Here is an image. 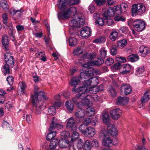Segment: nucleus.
Instances as JSON below:
<instances>
[{"instance_id": "1", "label": "nucleus", "mask_w": 150, "mask_h": 150, "mask_svg": "<svg viewBox=\"0 0 150 150\" xmlns=\"http://www.w3.org/2000/svg\"><path fill=\"white\" fill-rule=\"evenodd\" d=\"M83 86L81 87H80L77 89H75L74 88L72 89V92L74 93L78 92V93L76 95L77 97L81 98L82 99H83V98L86 96V94L87 93L88 91V86L90 85H91V79H89L88 80H85L83 81Z\"/></svg>"}, {"instance_id": "2", "label": "nucleus", "mask_w": 150, "mask_h": 150, "mask_svg": "<svg viewBox=\"0 0 150 150\" xmlns=\"http://www.w3.org/2000/svg\"><path fill=\"white\" fill-rule=\"evenodd\" d=\"M145 7L142 3H138L135 4H133L132 7V15L133 16L137 15L141 16L145 13Z\"/></svg>"}, {"instance_id": "3", "label": "nucleus", "mask_w": 150, "mask_h": 150, "mask_svg": "<svg viewBox=\"0 0 150 150\" xmlns=\"http://www.w3.org/2000/svg\"><path fill=\"white\" fill-rule=\"evenodd\" d=\"M77 9L76 7H72L65 11L59 12L58 13V17L59 19L64 20L69 17L70 14L72 13L74 16L77 15Z\"/></svg>"}, {"instance_id": "4", "label": "nucleus", "mask_w": 150, "mask_h": 150, "mask_svg": "<svg viewBox=\"0 0 150 150\" xmlns=\"http://www.w3.org/2000/svg\"><path fill=\"white\" fill-rule=\"evenodd\" d=\"M31 101L33 106L36 108L35 112V114L36 115L40 114L45 107L44 103L41 101H36L34 98L32 99Z\"/></svg>"}, {"instance_id": "5", "label": "nucleus", "mask_w": 150, "mask_h": 150, "mask_svg": "<svg viewBox=\"0 0 150 150\" xmlns=\"http://www.w3.org/2000/svg\"><path fill=\"white\" fill-rule=\"evenodd\" d=\"M79 0H60L58 2L57 5L60 10L64 8L66 6H69L79 4Z\"/></svg>"}, {"instance_id": "6", "label": "nucleus", "mask_w": 150, "mask_h": 150, "mask_svg": "<svg viewBox=\"0 0 150 150\" xmlns=\"http://www.w3.org/2000/svg\"><path fill=\"white\" fill-rule=\"evenodd\" d=\"M98 70L94 68L90 69H82L81 71L80 77L82 79H86L87 78L93 75L94 73H96Z\"/></svg>"}, {"instance_id": "7", "label": "nucleus", "mask_w": 150, "mask_h": 150, "mask_svg": "<svg viewBox=\"0 0 150 150\" xmlns=\"http://www.w3.org/2000/svg\"><path fill=\"white\" fill-rule=\"evenodd\" d=\"M38 88L37 86H35L34 91V94L31 95V98L32 99H34L36 101H39V100L41 99L42 98L45 100L48 99V98L44 94V92L42 91H38Z\"/></svg>"}, {"instance_id": "8", "label": "nucleus", "mask_w": 150, "mask_h": 150, "mask_svg": "<svg viewBox=\"0 0 150 150\" xmlns=\"http://www.w3.org/2000/svg\"><path fill=\"white\" fill-rule=\"evenodd\" d=\"M75 18L71 20L69 22V24L72 25L73 27L80 28L84 25L85 22L84 20L81 17H80L76 16Z\"/></svg>"}, {"instance_id": "9", "label": "nucleus", "mask_w": 150, "mask_h": 150, "mask_svg": "<svg viewBox=\"0 0 150 150\" xmlns=\"http://www.w3.org/2000/svg\"><path fill=\"white\" fill-rule=\"evenodd\" d=\"M132 25L134 30L140 32L144 30L145 28V22L140 20H137L132 23Z\"/></svg>"}, {"instance_id": "10", "label": "nucleus", "mask_w": 150, "mask_h": 150, "mask_svg": "<svg viewBox=\"0 0 150 150\" xmlns=\"http://www.w3.org/2000/svg\"><path fill=\"white\" fill-rule=\"evenodd\" d=\"M100 136L102 139V144L109 147L112 142V140L107 134L103 132L100 134Z\"/></svg>"}, {"instance_id": "11", "label": "nucleus", "mask_w": 150, "mask_h": 150, "mask_svg": "<svg viewBox=\"0 0 150 150\" xmlns=\"http://www.w3.org/2000/svg\"><path fill=\"white\" fill-rule=\"evenodd\" d=\"M4 60L6 64L9 65L10 67H13L14 64V61L10 52H7L5 53L4 55Z\"/></svg>"}, {"instance_id": "12", "label": "nucleus", "mask_w": 150, "mask_h": 150, "mask_svg": "<svg viewBox=\"0 0 150 150\" xmlns=\"http://www.w3.org/2000/svg\"><path fill=\"white\" fill-rule=\"evenodd\" d=\"M132 91V88L129 85L124 84L121 87V93L122 95H127L130 94Z\"/></svg>"}, {"instance_id": "13", "label": "nucleus", "mask_w": 150, "mask_h": 150, "mask_svg": "<svg viewBox=\"0 0 150 150\" xmlns=\"http://www.w3.org/2000/svg\"><path fill=\"white\" fill-rule=\"evenodd\" d=\"M91 31L90 28L88 26L83 27L80 31V35L83 38H87L91 36Z\"/></svg>"}, {"instance_id": "14", "label": "nucleus", "mask_w": 150, "mask_h": 150, "mask_svg": "<svg viewBox=\"0 0 150 150\" xmlns=\"http://www.w3.org/2000/svg\"><path fill=\"white\" fill-rule=\"evenodd\" d=\"M133 67L129 64H124L119 69L120 72L122 74H127L133 70Z\"/></svg>"}, {"instance_id": "15", "label": "nucleus", "mask_w": 150, "mask_h": 150, "mask_svg": "<svg viewBox=\"0 0 150 150\" xmlns=\"http://www.w3.org/2000/svg\"><path fill=\"white\" fill-rule=\"evenodd\" d=\"M102 15L105 19H107L108 17H112L114 16L115 12L113 8L109 7L107 10L106 12L103 10L102 11Z\"/></svg>"}, {"instance_id": "16", "label": "nucleus", "mask_w": 150, "mask_h": 150, "mask_svg": "<svg viewBox=\"0 0 150 150\" xmlns=\"http://www.w3.org/2000/svg\"><path fill=\"white\" fill-rule=\"evenodd\" d=\"M71 142L67 139H61L58 141L59 145L60 148L64 149L69 147V144L71 145Z\"/></svg>"}, {"instance_id": "17", "label": "nucleus", "mask_w": 150, "mask_h": 150, "mask_svg": "<svg viewBox=\"0 0 150 150\" xmlns=\"http://www.w3.org/2000/svg\"><path fill=\"white\" fill-rule=\"evenodd\" d=\"M111 117L113 119H117L121 115V111L119 108H116L110 112Z\"/></svg>"}, {"instance_id": "18", "label": "nucleus", "mask_w": 150, "mask_h": 150, "mask_svg": "<svg viewBox=\"0 0 150 150\" xmlns=\"http://www.w3.org/2000/svg\"><path fill=\"white\" fill-rule=\"evenodd\" d=\"M63 127V126L61 124L57 123L56 119L54 117L52 118V122L50 124V130H52L55 128H56L57 129H60Z\"/></svg>"}, {"instance_id": "19", "label": "nucleus", "mask_w": 150, "mask_h": 150, "mask_svg": "<svg viewBox=\"0 0 150 150\" xmlns=\"http://www.w3.org/2000/svg\"><path fill=\"white\" fill-rule=\"evenodd\" d=\"M107 130L108 133L112 136H116L117 134V129L115 125H108Z\"/></svg>"}, {"instance_id": "20", "label": "nucleus", "mask_w": 150, "mask_h": 150, "mask_svg": "<svg viewBox=\"0 0 150 150\" xmlns=\"http://www.w3.org/2000/svg\"><path fill=\"white\" fill-rule=\"evenodd\" d=\"M96 134L95 129L92 127H88L84 134L86 137L90 138L93 137Z\"/></svg>"}, {"instance_id": "21", "label": "nucleus", "mask_w": 150, "mask_h": 150, "mask_svg": "<svg viewBox=\"0 0 150 150\" xmlns=\"http://www.w3.org/2000/svg\"><path fill=\"white\" fill-rule=\"evenodd\" d=\"M2 43L3 45V47L6 51L9 50V42L8 38L6 35H4L3 36L2 39Z\"/></svg>"}, {"instance_id": "22", "label": "nucleus", "mask_w": 150, "mask_h": 150, "mask_svg": "<svg viewBox=\"0 0 150 150\" xmlns=\"http://www.w3.org/2000/svg\"><path fill=\"white\" fill-rule=\"evenodd\" d=\"M129 101V98L127 97H119L117 100V104L118 105H124L127 103Z\"/></svg>"}, {"instance_id": "23", "label": "nucleus", "mask_w": 150, "mask_h": 150, "mask_svg": "<svg viewBox=\"0 0 150 150\" xmlns=\"http://www.w3.org/2000/svg\"><path fill=\"white\" fill-rule=\"evenodd\" d=\"M139 51L141 53V56L143 57L146 56L150 53V51L149 50L148 48L143 45L140 47L139 49Z\"/></svg>"}, {"instance_id": "24", "label": "nucleus", "mask_w": 150, "mask_h": 150, "mask_svg": "<svg viewBox=\"0 0 150 150\" xmlns=\"http://www.w3.org/2000/svg\"><path fill=\"white\" fill-rule=\"evenodd\" d=\"M85 115V110L81 108L77 109L75 113V115L77 117L81 118L84 117Z\"/></svg>"}, {"instance_id": "25", "label": "nucleus", "mask_w": 150, "mask_h": 150, "mask_svg": "<svg viewBox=\"0 0 150 150\" xmlns=\"http://www.w3.org/2000/svg\"><path fill=\"white\" fill-rule=\"evenodd\" d=\"M150 99V91H146L144 93L141 99V102L144 104L147 102Z\"/></svg>"}, {"instance_id": "26", "label": "nucleus", "mask_w": 150, "mask_h": 150, "mask_svg": "<svg viewBox=\"0 0 150 150\" xmlns=\"http://www.w3.org/2000/svg\"><path fill=\"white\" fill-rule=\"evenodd\" d=\"M102 116L103 122L106 124H108L110 118L108 112L106 111H104L102 114Z\"/></svg>"}, {"instance_id": "27", "label": "nucleus", "mask_w": 150, "mask_h": 150, "mask_svg": "<svg viewBox=\"0 0 150 150\" xmlns=\"http://www.w3.org/2000/svg\"><path fill=\"white\" fill-rule=\"evenodd\" d=\"M79 81V78L78 77H75L71 79V82L69 83V84L71 86L75 87Z\"/></svg>"}, {"instance_id": "28", "label": "nucleus", "mask_w": 150, "mask_h": 150, "mask_svg": "<svg viewBox=\"0 0 150 150\" xmlns=\"http://www.w3.org/2000/svg\"><path fill=\"white\" fill-rule=\"evenodd\" d=\"M74 124L75 121L73 117H71L67 119V127H69L72 129Z\"/></svg>"}, {"instance_id": "29", "label": "nucleus", "mask_w": 150, "mask_h": 150, "mask_svg": "<svg viewBox=\"0 0 150 150\" xmlns=\"http://www.w3.org/2000/svg\"><path fill=\"white\" fill-rule=\"evenodd\" d=\"M52 130H50L49 128V131L50 132L48 134L46 137V139L47 140H50L52 139L54 137H55L56 135V131H52Z\"/></svg>"}, {"instance_id": "30", "label": "nucleus", "mask_w": 150, "mask_h": 150, "mask_svg": "<svg viewBox=\"0 0 150 150\" xmlns=\"http://www.w3.org/2000/svg\"><path fill=\"white\" fill-rule=\"evenodd\" d=\"M65 105L69 111L72 112L74 109V105L71 101H66Z\"/></svg>"}, {"instance_id": "31", "label": "nucleus", "mask_w": 150, "mask_h": 150, "mask_svg": "<svg viewBox=\"0 0 150 150\" xmlns=\"http://www.w3.org/2000/svg\"><path fill=\"white\" fill-rule=\"evenodd\" d=\"M10 66L7 64H5L2 68V71L5 75L9 74H10Z\"/></svg>"}, {"instance_id": "32", "label": "nucleus", "mask_w": 150, "mask_h": 150, "mask_svg": "<svg viewBox=\"0 0 150 150\" xmlns=\"http://www.w3.org/2000/svg\"><path fill=\"white\" fill-rule=\"evenodd\" d=\"M98 92L97 87L95 86L93 87H90L89 89H88V91L87 93V94H89L88 93H90L91 94H96Z\"/></svg>"}, {"instance_id": "33", "label": "nucleus", "mask_w": 150, "mask_h": 150, "mask_svg": "<svg viewBox=\"0 0 150 150\" xmlns=\"http://www.w3.org/2000/svg\"><path fill=\"white\" fill-rule=\"evenodd\" d=\"M127 44V41L125 39L121 40L118 41L117 43V46L120 48H123Z\"/></svg>"}, {"instance_id": "34", "label": "nucleus", "mask_w": 150, "mask_h": 150, "mask_svg": "<svg viewBox=\"0 0 150 150\" xmlns=\"http://www.w3.org/2000/svg\"><path fill=\"white\" fill-rule=\"evenodd\" d=\"M127 59L129 61L134 62L138 61L139 58L138 55L132 54L128 56Z\"/></svg>"}, {"instance_id": "35", "label": "nucleus", "mask_w": 150, "mask_h": 150, "mask_svg": "<svg viewBox=\"0 0 150 150\" xmlns=\"http://www.w3.org/2000/svg\"><path fill=\"white\" fill-rule=\"evenodd\" d=\"M107 50L105 48L103 47L101 48L99 51V56L102 59L105 58L106 57Z\"/></svg>"}, {"instance_id": "36", "label": "nucleus", "mask_w": 150, "mask_h": 150, "mask_svg": "<svg viewBox=\"0 0 150 150\" xmlns=\"http://www.w3.org/2000/svg\"><path fill=\"white\" fill-rule=\"evenodd\" d=\"M77 40L75 38L70 37L69 39V42L70 46H74L77 45Z\"/></svg>"}, {"instance_id": "37", "label": "nucleus", "mask_w": 150, "mask_h": 150, "mask_svg": "<svg viewBox=\"0 0 150 150\" xmlns=\"http://www.w3.org/2000/svg\"><path fill=\"white\" fill-rule=\"evenodd\" d=\"M58 142V139H54L52 140L50 142V149H54L56 146L57 143Z\"/></svg>"}, {"instance_id": "38", "label": "nucleus", "mask_w": 150, "mask_h": 150, "mask_svg": "<svg viewBox=\"0 0 150 150\" xmlns=\"http://www.w3.org/2000/svg\"><path fill=\"white\" fill-rule=\"evenodd\" d=\"M86 114L89 116H93L95 114V109L92 107H88L86 109Z\"/></svg>"}, {"instance_id": "39", "label": "nucleus", "mask_w": 150, "mask_h": 150, "mask_svg": "<svg viewBox=\"0 0 150 150\" xmlns=\"http://www.w3.org/2000/svg\"><path fill=\"white\" fill-rule=\"evenodd\" d=\"M79 137V133L77 132L73 131L71 137V141L73 142L75 140L78 139Z\"/></svg>"}, {"instance_id": "40", "label": "nucleus", "mask_w": 150, "mask_h": 150, "mask_svg": "<svg viewBox=\"0 0 150 150\" xmlns=\"http://www.w3.org/2000/svg\"><path fill=\"white\" fill-rule=\"evenodd\" d=\"M118 33L116 30L112 32L110 35V38L112 41H115L116 40L118 36Z\"/></svg>"}, {"instance_id": "41", "label": "nucleus", "mask_w": 150, "mask_h": 150, "mask_svg": "<svg viewBox=\"0 0 150 150\" xmlns=\"http://www.w3.org/2000/svg\"><path fill=\"white\" fill-rule=\"evenodd\" d=\"M88 127L84 124L81 125L79 128V132L84 135Z\"/></svg>"}, {"instance_id": "42", "label": "nucleus", "mask_w": 150, "mask_h": 150, "mask_svg": "<svg viewBox=\"0 0 150 150\" xmlns=\"http://www.w3.org/2000/svg\"><path fill=\"white\" fill-rule=\"evenodd\" d=\"M23 12V11L21 9L17 10L14 9L13 11V16L16 15L17 16L18 18H19L21 17Z\"/></svg>"}, {"instance_id": "43", "label": "nucleus", "mask_w": 150, "mask_h": 150, "mask_svg": "<svg viewBox=\"0 0 150 150\" xmlns=\"http://www.w3.org/2000/svg\"><path fill=\"white\" fill-rule=\"evenodd\" d=\"M114 12L118 15L121 14L122 12V7L120 5H117L113 7Z\"/></svg>"}, {"instance_id": "44", "label": "nucleus", "mask_w": 150, "mask_h": 150, "mask_svg": "<svg viewBox=\"0 0 150 150\" xmlns=\"http://www.w3.org/2000/svg\"><path fill=\"white\" fill-rule=\"evenodd\" d=\"M105 41V39L104 37H100L99 38L95 39L93 41V42L97 44L103 43Z\"/></svg>"}, {"instance_id": "45", "label": "nucleus", "mask_w": 150, "mask_h": 150, "mask_svg": "<svg viewBox=\"0 0 150 150\" xmlns=\"http://www.w3.org/2000/svg\"><path fill=\"white\" fill-rule=\"evenodd\" d=\"M104 62L103 59L100 58L98 59V60L92 61V64L93 65L96 66H100L102 65Z\"/></svg>"}, {"instance_id": "46", "label": "nucleus", "mask_w": 150, "mask_h": 150, "mask_svg": "<svg viewBox=\"0 0 150 150\" xmlns=\"http://www.w3.org/2000/svg\"><path fill=\"white\" fill-rule=\"evenodd\" d=\"M0 7H1L4 10L7 9L8 6L6 0H1L0 2Z\"/></svg>"}, {"instance_id": "47", "label": "nucleus", "mask_w": 150, "mask_h": 150, "mask_svg": "<svg viewBox=\"0 0 150 150\" xmlns=\"http://www.w3.org/2000/svg\"><path fill=\"white\" fill-rule=\"evenodd\" d=\"M84 150H90L91 149L90 143L88 140H86L84 144H83Z\"/></svg>"}, {"instance_id": "48", "label": "nucleus", "mask_w": 150, "mask_h": 150, "mask_svg": "<svg viewBox=\"0 0 150 150\" xmlns=\"http://www.w3.org/2000/svg\"><path fill=\"white\" fill-rule=\"evenodd\" d=\"M105 21L103 18H98L95 21L96 24L100 26H103L104 25Z\"/></svg>"}, {"instance_id": "49", "label": "nucleus", "mask_w": 150, "mask_h": 150, "mask_svg": "<svg viewBox=\"0 0 150 150\" xmlns=\"http://www.w3.org/2000/svg\"><path fill=\"white\" fill-rule=\"evenodd\" d=\"M38 57L40 58V59L43 61L45 62L46 61L47 58L45 56V53L43 52H40L38 53Z\"/></svg>"}, {"instance_id": "50", "label": "nucleus", "mask_w": 150, "mask_h": 150, "mask_svg": "<svg viewBox=\"0 0 150 150\" xmlns=\"http://www.w3.org/2000/svg\"><path fill=\"white\" fill-rule=\"evenodd\" d=\"M48 111L49 114L51 115H54L56 113V109L54 106H52L50 107Z\"/></svg>"}, {"instance_id": "51", "label": "nucleus", "mask_w": 150, "mask_h": 150, "mask_svg": "<svg viewBox=\"0 0 150 150\" xmlns=\"http://www.w3.org/2000/svg\"><path fill=\"white\" fill-rule=\"evenodd\" d=\"M83 140L81 139H79L77 141V147L78 149H81L83 147Z\"/></svg>"}, {"instance_id": "52", "label": "nucleus", "mask_w": 150, "mask_h": 150, "mask_svg": "<svg viewBox=\"0 0 150 150\" xmlns=\"http://www.w3.org/2000/svg\"><path fill=\"white\" fill-rule=\"evenodd\" d=\"M86 96L83 98V99H82L80 97H77L78 98H79L81 99L82 100H84V102L85 104L88 105H89L90 104V101L88 98V97H91L90 95L89 94H87V93L86 94Z\"/></svg>"}, {"instance_id": "53", "label": "nucleus", "mask_w": 150, "mask_h": 150, "mask_svg": "<svg viewBox=\"0 0 150 150\" xmlns=\"http://www.w3.org/2000/svg\"><path fill=\"white\" fill-rule=\"evenodd\" d=\"M91 86H96L98 82V80L96 77H93L90 78Z\"/></svg>"}, {"instance_id": "54", "label": "nucleus", "mask_w": 150, "mask_h": 150, "mask_svg": "<svg viewBox=\"0 0 150 150\" xmlns=\"http://www.w3.org/2000/svg\"><path fill=\"white\" fill-rule=\"evenodd\" d=\"M114 62V60L112 58H107L105 61V64L107 66H110Z\"/></svg>"}, {"instance_id": "55", "label": "nucleus", "mask_w": 150, "mask_h": 150, "mask_svg": "<svg viewBox=\"0 0 150 150\" xmlns=\"http://www.w3.org/2000/svg\"><path fill=\"white\" fill-rule=\"evenodd\" d=\"M19 86L21 90V92L23 93H24V91L26 87L25 84V83L20 82L19 83Z\"/></svg>"}, {"instance_id": "56", "label": "nucleus", "mask_w": 150, "mask_h": 150, "mask_svg": "<svg viewBox=\"0 0 150 150\" xmlns=\"http://www.w3.org/2000/svg\"><path fill=\"white\" fill-rule=\"evenodd\" d=\"M60 135L63 137H68L70 136L69 131H63L61 132Z\"/></svg>"}, {"instance_id": "57", "label": "nucleus", "mask_w": 150, "mask_h": 150, "mask_svg": "<svg viewBox=\"0 0 150 150\" xmlns=\"http://www.w3.org/2000/svg\"><path fill=\"white\" fill-rule=\"evenodd\" d=\"M6 81L10 86H12L14 81L13 78L12 76H9L6 78Z\"/></svg>"}, {"instance_id": "58", "label": "nucleus", "mask_w": 150, "mask_h": 150, "mask_svg": "<svg viewBox=\"0 0 150 150\" xmlns=\"http://www.w3.org/2000/svg\"><path fill=\"white\" fill-rule=\"evenodd\" d=\"M91 65H93L92 64V61L91 62H88L86 63H85L82 65V67H85V69H90L92 68L91 67H90Z\"/></svg>"}, {"instance_id": "59", "label": "nucleus", "mask_w": 150, "mask_h": 150, "mask_svg": "<svg viewBox=\"0 0 150 150\" xmlns=\"http://www.w3.org/2000/svg\"><path fill=\"white\" fill-rule=\"evenodd\" d=\"M114 20L117 21H122L124 22L125 20V18L122 16H116L114 17Z\"/></svg>"}, {"instance_id": "60", "label": "nucleus", "mask_w": 150, "mask_h": 150, "mask_svg": "<svg viewBox=\"0 0 150 150\" xmlns=\"http://www.w3.org/2000/svg\"><path fill=\"white\" fill-rule=\"evenodd\" d=\"M82 51L81 50V48H78L76 50H74L73 52V54L74 55H79L82 54Z\"/></svg>"}, {"instance_id": "61", "label": "nucleus", "mask_w": 150, "mask_h": 150, "mask_svg": "<svg viewBox=\"0 0 150 150\" xmlns=\"http://www.w3.org/2000/svg\"><path fill=\"white\" fill-rule=\"evenodd\" d=\"M110 88L109 91L110 93L112 96L113 97L115 96L116 95V93L115 88L111 86H110Z\"/></svg>"}, {"instance_id": "62", "label": "nucleus", "mask_w": 150, "mask_h": 150, "mask_svg": "<svg viewBox=\"0 0 150 150\" xmlns=\"http://www.w3.org/2000/svg\"><path fill=\"white\" fill-rule=\"evenodd\" d=\"M97 5L101 6L104 4L105 2V0H94Z\"/></svg>"}, {"instance_id": "63", "label": "nucleus", "mask_w": 150, "mask_h": 150, "mask_svg": "<svg viewBox=\"0 0 150 150\" xmlns=\"http://www.w3.org/2000/svg\"><path fill=\"white\" fill-rule=\"evenodd\" d=\"M144 69L143 67H141L137 68L136 71L137 73L140 74L142 73L144 71Z\"/></svg>"}, {"instance_id": "64", "label": "nucleus", "mask_w": 150, "mask_h": 150, "mask_svg": "<svg viewBox=\"0 0 150 150\" xmlns=\"http://www.w3.org/2000/svg\"><path fill=\"white\" fill-rule=\"evenodd\" d=\"M118 31L120 32L126 34L127 33V29L126 27L123 26L120 28Z\"/></svg>"}]
</instances>
